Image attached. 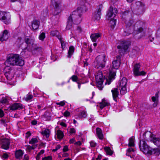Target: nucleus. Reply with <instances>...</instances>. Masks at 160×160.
<instances>
[{
    "mask_svg": "<svg viewBox=\"0 0 160 160\" xmlns=\"http://www.w3.org/2000/svg\"><path fill=\"white\" fill-rule=\"evenodd\" d=\"M82 11V8L78 7L77 10L72 12V14L68 19L66 29L69 30L71 28L73 23V19H74L73 23L75 24H78L81 22Z\"/></svg>",
    "mask_w": 160,
    "mask_h": 160,
    "instance_id": "obj_1",
    "label": "nucleus"
},
{
    "mask_svg": "<svg viewBox=\"0 0 160 160\" xmlns=\"http://www.w3.org/2000/svg\"><path fill=\"white\" fill-rule=\"evenodd\" d=\"M120 55H117L116 57V59L112 62V68L109 69V74L107 78H106V82L105 84L107 83L108 84H110L112 81L115 79V76L116 75L115 69H117L119 68L120 64Z\"/></svg>",
    "mask_w": 160,
    "mask_h": 160,
    "instance_id": "obj_2",
    "label": "nucleus"
},
{
    "mask_svg": "<svg viewBox=\"0 0 160 160\" xmlns=\"http://www.w3.org/2000/svg\"><path fill=\"white\" fill-rule=\"evenodd\" d=\"M132 16V13L130 11L126 10L122 12V18L126 26V28L124 29V32L122 34L124 36H128L132 32H127V30H128V28L131 26L133 22V19L131 18Z\"/></svg>",
    "mask_w": 160,
    "mask_h": 160,
    "instance_id": "obj_3",
    "label": "nucleus"
},
{
    "mask_svg": "<svg viewBox=\"0 0 160 160\" xmlns=\"http://www.w3.org/2000/svg\"><path fill=\"white\" fill-rule=\"evenodd\" d=\"M6 63L12 66L18 65L23 66L24 64V61L22 60L18 54H11L6 61Z\"/></svg>",
    "mask_w": 160,
    "mask_h": 160,
    "instance_id": "obj_4",
    "label": "nucleus"
},
{
    "mask_svg": "<svg viewBox=\"0 0 160 160\" xmlns=\"http://www.w3.org/2000/svg\"><path fill=\"white\" fill-rule=\"evenodd\" d=\"M134 21L132 24L129 28L127 32H132L129 34L133 33V34H138L142 32L143 31V27L144 24V22L140 21H137L135 24H134Z\"/></svg>",
    "mask_w": 160,
    "mask_h": 160,
    "instance_id": "obj_5",
    "label": "nucleus"
},
{
    "mask_svg": "<svg viewBox=\"0 0 160 160\" xmlns=\"http://www.w3.org/2000/svg\"><path fill=\"white\" fill-rule=\"evenodd\" d=\"M107 58L105 54H102L97 56L93 63V66L97 69H101L105 65Z\"/></svg>",
    "mask_w": 160,
    "mask_h": 160,
    "instance_id": "obj_6",
    "label": "nucleus"
},
{
    "mask_svg": "<svg viewBox=\"0 0 160 160\" xmlns=\"http://www.w3.org/2000/svg\"><path fill=\"white\" fill-rule=\"evenodd\" d=\"M52 5L53 7L52 13L54 16L58 15L61 12V1L60 0H51Z\"/></svg>",
    "mask_w": 160,
    "mask_h": 160,
    "instance_id": "obj_7",
    "label": "nucleus"
},
{
    "mask_svg": "<svg viewBox=\"0 0 160 160\" xmlns=\"http://www.w3.org/2000/svg\"><path fill=\"white\" fill-rule=\"evenodd\" d=\"M118 11L117 9L115 8L113 9L110 7L107 13V16L108 17V19H112L110 23L114 27L116 24V20L114 18L117 13Z\"/></svg>",
    "mask_w": 160,
    "mask_h": 160,
    "instance_id": "obj_8",
    "label": "nucleus"
},
{
    "mask_svg": "<svg viewBox=\"0 0 160 160\" xmlns=\"http://www.w3.org/2000/svg\"><path fill=\"white\" fill-rule=\"evenodd\" d=\"M143 136L146 139L148 138V136L149 137V139L158 147L160 146V138L156 137L155 135L152 134L151 132H147L143 134Z\"/></svg>",
    "mask_w": 160,
    "mask_h": 160,
    "instance_id": "obj_9",
    "label": "nucleus"
},
{
    "mask_svg": "<svg viewBox=\"0 0 160 160\" xmlns=\"http://www.w3.org/2000/svg\"><path fill=\"white\" fill-rule=\"evenodd\" d=\"M139 146L140 150L145 154L151 155L152 149L147 145L145 141L140 140Z\"/></svg>",
    "mask_w": 160,
    "mask_h": 160,
    "instance_id": "obj_10",
    "label": "nucleus"
},
{
    "mask_svg": "<svg viewBox=\"0 0 160 160\" xmlns=\"http://www.w3.org/2000/svg\"><path fill=\"white\" fill-rule=\"evenodd\" d=\"M139 146L140 150L145 154L151 155L152 149L147 145L145 141L140 140Z\"/></svg>",
    "mask_w": 160,
    "mask_h": 160,
    "instance_id": "obj_11",
    "label": "nucleus"
},
{
    "mask_svg": "<svg viewBox=\"0 0 160 160\" xmlns=\"http://www.w3.org/2000/svg\"><path fill=\"white\" fill-rule=\"evenodd\" d=\"M144 6V5L141 2H136L135 4V8L132 12L138 15L142 14L145 11Z\"/></svg>",
    "mask_w": 160,
    "mask_h": 160,
    "instance_id": "obj_12",
    "label": "nucleus"
},
{
    "mask_svg": "<svg viewBox=\"0 0 160 160\" xmlns=\"http://www.w3.org/2000/svg\"><path fill=\"white\" fill-rule=\"evenodd\" d=\"M95 78L97 83V87L100 90L102 89V84L104 78L101 71H99L96 75Z\"/></svg>",
    "mask_w": 160,
    "mask_h": 160,
    "instance_id": "obj_13",
    "label": "nucleus"
},
{
    "mask_svg": "<svg viewBox=\"0 0 160 160\" xmlns=\"http://www.w3.org/2000/svg\"><path fill=\"white\" fill-rule=\"evenodd\" d=\"M140 65L139 63L135 64L133 69V75L135 77L140 76H145L146 74V72L143 71H140Z\"/></svg>",
    "mask_w": 160,
    "mask_h": 160,
    "instance_id": "obj_14",
    "label": "nucleus"
},
{
    "mask_svg": "<svg viewBox=\"0 0 160 160\" xmlns=\"http://www.w3.org/2000/svg\"><path fill=\"white\" fill-rule=\"evenodd\" d=\"M10 15L9 13L0 11V20L2 21L6 24H8L10 22Z\"/></svg>",
    "mask_w": 160,
    "mask_h": 160,
    "instance_id": "obj_15",
    "label": "nucleus"
},
{
    "mask_svg": "<svg viewBox=\"0 0 160 160\" xmlns=\"http://www.w3.org/2000/svg\"><path fill=\"white\" fill-rule=\"evenodd\" d=\"M103 7L102 5H100L97 7L96 11L92 15V19L94 21H98L101 18V11Z\"/></svg>",
    "mask_w": 160,
    "mask_h": 160,
    "instance_id": "obj_16",
    "label": "nucleus"
},
{
    "mask_svg": "<svg viewBox=\"0 0 160 160\" xmlns=\"http://www.w3.org/2000/svg\"><path fill=\"white\" fill-rule=\"evenodd\" d=\"M130 44V42L129 41L124 40L122 41L120 45L117 46L118 48L120 49L119 52L121 53V50L122 53L125 52L129 48Z\"/></svg>",
    "mask_w": 160,
    "mask_h": 160,
    "instance_id": "obj_17",
    "label": "nucleus"
},
{
    "mask_svg": "<svg viewBox=\"0 0 160 160\" xmlns=\"http://www.w3.org/2000/svg\"><path fill=\"white\" fill-rule=\"evenodd\" d=\"M40 22L39 20L37 19L34 18L31 22L30 28L34 31L38 29L40 26Z\"/></svg>",
    "mask_w": 160,
    "mask_h": 160,
    "instance_id": "obj_18",
    "label": "nucleus"
},
{
    "mask_svg": "<svg viewBox=\"0 0 160 160\" xmlns=\"http://www.w3.org/2000/svg\"><path fill=\"white\" fill-rule=\"evenodd\" d=\"M0 142L2 148L5 150H7L9 148L10 142L8 139L6 138L2 139Z\"/></svg>",
    "mask_w": 160,
    "mask_h": 160,
    "instance_id": "obj_19",
    "label": "nucleus"
},
{
    "mask_svg": "<svg viewBox=\"0 0 160 160\" xmlns=\"http://www.w3.org/2000/svg\"><path fill=\"white\" fill-rule=\"evenodd\" d=\"M31 51H32V49L30 48H25L23 50L21 54L23 58H27L30 56Z\"/></svg>",
    "mask_w": 160,
    "mask_h": 160,
    "instance_id": "obj_20",
    "label": "nucleus"
},
{
    "mask_svg": "<svg viewBox=\"0 0 160 160\" xmlns=\"http://www.w3.org/2000/svg\"><path fill=\"white\" fill-rule=\"evenodd\" d=\"M22 106L21 104L15 103L9 106L8 109H9L10 110H11L12 111L17 109H22Z\"/></svg>",
    "mask_w": 160,
    "mask_h": 160,
    "instance_id": "obj_21",
    "label": "nucleus"
},
{
    "mask_svg": "<svg viewBox=\"0 0 160 160\" xmlns=\"http://www.w3.org/2000/svg\"><path fill=\"white\" fill-rule=\"evenodd\" d=\"M9 34L8 30H4L0 37V41L2 42L4 41L7 40L9 38Z\"/></svg>",
    "mask_w": 160,
    "mask_h": 160,
    "instance_id": "obj_22",
    "label": "nucleus"
},
{
    "mask_svg": "<svg viewBox=\"0 0 160 160\" xmlns=\"http://www.w3.org/2000/svg\"><path fill=\"white\" fill-rule=\"evenodd\" d=\"M25 42L27 44V46L26 48H30V46L31 45L32 47H34L35 46L33 40L30 38H26L25 39Z\"/></svg>",
    "mask_w": 160,
    "mask_h": 160,
    "instance_id": "obj_23",
    "label": "nucleus"
},
{
    "mask_svg": "<svg viewBox=\"0 0 160 160\" xmlns=\"http://www.w3.org/2000/svg\"><path fill=\"white\" fill-rule=\"evenodd\" d=\"M113 99L116 102H117V98L118 97L119 92L117 88H114L111 90Z\"/></svg>",
    "mask_w": 160,
    "mask_h": 160,
    "instance_id": "obj_24",
    "label": "nucleus"
},
{
    "mask_svg": "<svg viewBox=\"0 0 160 160\" xmlns=\"http://www.w3.org/2000/svg\"><path fill=\"white\" fill-rule=\"evenodd\" d=\"M15 154V158L17 159L21 160L22 158V156L24 154V152L22 150L19 149L16 151Z\"/></svg>",
    "mask_w": 160,
    "mask_h": 160,
    "instance_id": "obj_25",
    "label": "nucleus"
},
{
    "mask_svg": "<svg viewBox=\"0 0 160 160\" xmlns=\"http://www.w3.org/2000/svg\"><path fill=\"white\" fill-rule=\"evenodd\" d=\"M101 36V34L99 33H97L92 34L90 36V37L93 42H95Z\"/></svg>",
    "mask_w": 160,
    "mask_h": 160,
    "instance_id": "obj_26",
    "label": "nucleus"
},
{
    "mask_svg": "<svg viewBox=\"0 0 160 160\" xmlns=\"http://www.w3.org/2000/svg\"><path fill=\"white\" fill-rule=\"evenodd\" d=\"M45 121H50L51 119V114L48 112H46L42 116Z\"/></svg>",
    "mask_w": 160,
    "mask_h": 160,
    "instance_id": "obj_27",
    "label": "nucleus"
},
{
    "mask_svg": "<svg viewBox=\"0 0 160 160\" xmlns=\"http://www.w3.org/2000/svg\"><path fill=\"white\" fill-rule=\"evenodd\" d=\"M5 75L7 79L9 80H11L14 77L13 73L12 72L11 70L6 72Z\"/></svg>",
    "mask_w": 160,
    "mask_h": 160,
    "instance_id": "obj_28",
    "label": "nucleus"
},
{
    "mask_svg": "<svg viewBox=\"0 0 160 160\" xmlns=\"http://www.w3.org/2000/svg\"><path fill=\"white\" fill-rule=\"evenodd\" d=\"M96 132L97 136L98 138L100 139H103V135L101 129L99 128H97L96 129Z\"/></svg>",
    "mask_w": 160,
    "mask_h": 160,
    "instance_id": "obj_29",
    "label": "nucleus"
},
{
    "mask_svg": "<svg viewBox=\"0 0 160 160\" xmlns=\"http://www.w3.org/2000/svg\"><path fill=\"white\" fill-rule=\"evenodd\" d=\"M74 51V48L72 46L69 47V50L68 52V55L67 57L68 58H70L72 56L73 54Z\"/></svg>",
    "mask_w": 160,
    "mask_h": 160,
    "instance_id": "obj_30",
    "label": "nucleus"
},
{
    "mask_svg": "<svg viewBox=\"0 0 160 160\" xmlns=\"http://www.w3.org/2000/svg\"><path fill=\"white\" fill-rule=\"evenodd\" d=\"M42 51V49L41 47L36 46L33 50L32 52L33 54H38V52Z\"/></svg>",
    "mask_w": 160,
    "mask_h": 160,
    "instance_id": "obj_31",
    "label": "nucleus"
},
{
    "mask_svg": "<svg viewBox=\"0 0 160 160\" xmlns=\"http://www.w3.org/2000/svg\"><path fill=\"white\" fill-rule=\"evenodd\" d=\"M127 82V80L125 78L123 77L122 79L120 81L119 86L122 87V86H126Z\"/></svg>",
    "mask_w": 160,
    "mask_h": 160,
    "instance_id": "obj_32",
    "label": "nucleus"
},
{
    "mask_svg": "<svg viewBox=\"0 0 160 160\" xmlns=\"http://www.w3.org/2000/svg\"><path fill=\"white\" fill-rule=\"evenodd\" d=\"M50 131L48 129H46L45 130L42 131V134L44 136H45L47 138H48L49 136Z\"/></svg>",
    "mask_w": 160,
    "mask_h": 160,
    "instance_id": "obj_33",
    "label": "nucleus"
},
{
    "mask_svg": "<svg viewBox=\"0 0 160 160\" xmlns=\"http://www.w3.org/2000/svg\"><path fill=\"white\" fill-rule=\"evenodd\" d=\"M119 89L120 90V93L122 95L124 94L127 92L126 86H122V87L119 86Z\"/></svg>",
    "mask_w": 160,
    "mask_h": 160,
    "instance_id": "obj_34",
    "label": "nucleus"
},
{
    "mask_svg": "<svg viewBox=\"0 0 160 160\" xmlns=\"http://www.w3.org/2000/svg\"><path fill=\"white\" fill-rule=\"evenodd\" d=\"M57 135L58 138L59 139H62L64 136L63 132L60 130L57 131Z\"/></svg>",
    "mask_w": 160,
    "mask_h": 160,
    "instance_id": "obj_35",
    "label": "nucleus"
},
{
    "mask_svg": "<svg viewBox=\"0 0 160 160\" xmlns=\"http://www.w3.org/2000/svg\"><path fill=\"white\" fill-rule=\"evenodd\" d=\"M154 154L155 155H158L160 154V149L157 148L152 149L151 153V154Z\"/></svg>",
    "mask_w": 160,
    "mask_h": 160,
    "instance_id": "obj_36",
    "label": "nucleus"
},
{
    "mask_svg": "<svg viewBox=\"0 0 160 160\" xmlns=\"http://www.w3.org/2000/svg\"><path fill=\"white\" fill-rule=\"evenodd\" d=\"M100 108L102 109L105 107L106 106H108L109 105V103L106 102H105V101H103L102 100V102L100 103Z\"/></svg>",
    "mask_w": 160,
    "mask_h": 160,
    "instance_id": "obj_37",
    "label": "nucleus"
},
{
    "mask_svg": "<svg viewBox=\"0 0 160 160\" xmlns=\"http://www.w3.org/2000/svg\"><path fill=\"white\" fill-rule=\"evenodd\" d=\"M33 98V96L32 95L28 93L26 97H24V99L27 102L30 101Z\"/></svg>",
    "mask_w": 160,
    "mask_h": 160,
    "instance_id": "obj_38",
    "label": "nucleus"
},
{
    "mask_svg": "<svg viewBox=\"0 0 160 160\" xmlns=\"http://www.w3.org/2000/svg\"><path fill=\"white\" fill-rule=\"evenodd\" d=\"M0 102L3 104H7L8 102L7 98L5 97H2L0 99Z\"/></svg>",
    "mask_w": 160,
    "mask_h": 160,
    "instance_id": "obj_39",
    "label": "nucleus"
},
{
    "mask_svg": "<svg viewBox=\"0 0 160 160\" xmlns=\"http://www.w3.org/2000/svg\"><path fill=\"white\" fill-rule=\"evenodd\" d=\"M134 145V139L132 138H130L129 140L128 146L133 147Z\"/></svg>",
    "mask_w": 160,
    "mask_h": 160,
    "instance_id": "obj_40",
    "label": "nucleus"
},
{
    "mask_svg": "<svg viewBox=\"0 0 160 160\" xmlns=\"http://www.w3.org/2000/svg\"><path fill=\"white\" fill-rule=\"evenodd\" d=\"M38 142V140L37 138H32L31 140L29 142L30 144H33Z\"/></svg>",
    "mask_w": 160,
    "mask_h": 160,
    "instance_id": "obj_41",
    "label": "nucleus"
},
{
    "mask_svg": "<svg viewBox=\"0 0 160 160\" xmlns=\"http://www.w3.org/2000/svg\"><path fill=\"white\" fill-rule=\"evenodd\" d=\"M104 149L106 151L107 154L111 155L112 154V152L111 149L110 148L105 147L104 148Z\"/></svg>",
    "mask_w": 160,
    "mask_h": 160,
    "instance_id": "obj_42",
    "label": "nucleus"
},
{
    "mask_svg": "<svg viewBox=\"0 0 160 160\" xmlns=\"http://www.w3.org/2000/svg\"><path fill=\"white\" fill-rule=\"evenodd\" d=\"M86 112L85 111H82L80 112L78 115V117L80 118H85L87 116Z\"/></svg>",
    "mask_w": 160,
    "mask_h": 160,
    "instance_id": "obj_43",
    "label": "nucleus"
},
{
    "mask_svg": "<svg viewBox=\"0 0 160 160\" xmlns=\"http://www.w3.org/2000/svg\"><path fill=\"white\" fill-rule=\"evenodd\" d=\"M45 38V34L44 32H42L40 33L39 37V39L42 41H43Z\"/></svg>",
    "mask_w": 160,
    "mask_h": 160,
    "instance_id": "obj_44",
    "label": "nucleus"
},
{
    "mask_svg": "<svg viewBox=\"0 0 160 160\" xmlns=\"http://www.w3.org/2000/svg\"><path fill=\"white\" fill-rule=\"evenodd\" d=\"M59 34L58 32L56 30L52 31L50 32V35L53 37L56 36L58 35V34Z\"/></svg>",
    "mask_w": 160,
    "mask_h": 160,
    "instance_id": "obj_45",
    "label": "nucleus"
},
{
    "mask_svg": "<svg viewBox=\"0 0 160 160\" xmlns=\"http://www.w3.org/2000/svg\"><path fill=\"white\" fill-rule=\"evenodd\" d=\"M72 80L73 82H78V78L77 76L76 75H73L71 77Z\"/></svg>",
    "mask_w": 160,
    "mask_h": 160,
    "instance_id": "obj_46",
    "label": "nucleus"
},
{
    "mask_svg": "<svg viewBox=\"0 0 160 160\" xmlns=\"http://www.w3.org/2000/svg\"><path fill=\"white\" fill-rule=\"evenodd\" d=\"M52 158L51 156H49L47 157H45L42 158V160H52Z\"/></svg>",
    "mask_w": 160,
    "mask_h": 160,
    "instance_id": "obj_47",
    "label": "nucleus"
},
{
    "mask_svg": "<svg viewBox=\"0 0 160 160\" xmlns=\"http://www.w3.org/2000/svg\"><path fill=\"white\" fill-rule=\"evenodd\" d=\"M60 42H61V44L62 48L63 49H64V48H65V47H66V43L63 41V40L61 41Z\"/></svg>",
    "mask_w": 160,
    "mask_h": 160,
    "instance_id": "obj_48",
    "label": "nucleus"
},
{
    "mask_svg": "<svg viewBox=\"0 0 160 160\" xmlns=\"http://www.w3.org/2000/svg\"><path fill=\"white\" fill-rule=\"evenodd\" d=\"M90 144L91 147H95L97 145V144L96 142H94V141H92L90 142Z\"/></svg>",
    "mask_w": 160,
    "mask_h": 160,
    "instance_id": "obj_49",
    "label": "nucleus"
},
{
    "mask_svg": "<svg viewBox=\"0 0 160 160\" xmlns=\"http://www.w3.org/2000/svg\"><path fill=\"white\" fill-rule=\"evenodd\" d=\"M1 122L4 126H6L7 125V122L5 120L2 119L1 121Z\"/></svg>",
    "mask_w": 160,
    "mask_h": 160,
    "instance_id": "obj_50",
    "label": "nucleus"
},
{
    "mask_svg": "<svg viewBox=\"0 0 160 160\" xmlns=\"http://www.w3.org/2000/svg\"><path fill=\"white\" fill-rule=\"evenodd\" d=\"M27 148L29 150H33L35 149V148H34L33 146H30L29 145L27 146Z\"/></svg>",
    "mask_w": 160,
    "mask_h": 160,
    "instance_id": "obj_51",
    "label": "nucleus"
},
{
    "mask_svg": "<svg viewBox=\"0 0 160 160\" xmlns=\"http://www.w3.org/2000/svg\"><path fill=\"white\" fill-rule=\"evenodd\" d=\"M127 152H128L130 153H132L133 152H134V150L132 148H130L127 149Z\"/></svg>",
    "mask_w": 160,
    "mask_h": 160,
    "instance_id": "obj_52",
    "label": "nucleus"
},
{
    "mask_svg": "<svg viewBox=\"0 0 160 160\" xmlns=\"http://www.w3.org/2000/svg\"><path fill=\"white\" fill-rule=\"evenodd\" d=\"M57 105H60L61 106H63L65 105V102L64 101H62L59 102L57 103Z\"/></svg>",
    "mask_w": 160,
    "mask_h": 160,
    "instance_id": "obj_53",
    "label": "nucleus"
},
{
    "mask_svg": "<svg viewBox=\"0 0 160 160\" xmlns=\"http://www.w3.org/2000/svg\"><path fill=\"white\" fill-rule=\"evenodd\" d=\"M68 151V146L67 145L65 146L63 149V152H66Z\"/></svg>",
    "mask_w": 160,
    "mask_h": 160,
    "instance_id": "obj_54",
    "label": "nucleus"
},
{
    "mask_svg": "<svg viewBox=\"0 0 160 160\" xmlns=\"http://www.w3.org/2000/svg\"><path fill=\"white\" fill-rule=\"evenodd\" d=\"M61 147V146L60 145H57L56 146V148L55 149H54L53 150V151L55 152L58 150V149H60Z\"/></svg>",
    "mask_w": 160,
    "mask_h": 160,
    "instance_id": "obj_55",
    "label": "nucleus"
},
{
    "mask_svg": "<svg viewBox=\"0 0 160 160\" xmlns=\"http://www.w3.org/2000/svg\"><path fill=\"white\" fill-rule=\"evenodd\" d=\"M75 131H76V130L74 128H70V132L71 134H72V133H75Z\"/></svg>",
    "mask_w": 160,
    "mask_h": 160,
    "instance_id": "obj_56",
    "label": "nucleus"
},
{
    "mask_svg": "<svg viewBox=\"0 0 160 160\" xmlns=\"http://www.w3.org/2000/svg\"><path fill=\"white\" fill-rule=\"evenodd\" d=\"M29 157L27 154H25L23 160H29Z\"/></svg>",
    "mask_w": 160,
    "mask_h": 160,
    "instance_id": "obj_57",
    "label": "nucleus"
},
{
    "mask_svg": "<svg viewBox=\"0 0 160 160\" xmlns=\"http://www.w3.org/2000/svg\"><path fill=\"white\" fill-rule=\"evenodd\" d=\"M70 115V113L69 112L66 111L64 113V115L65 117H68Z\"/></svg>",
    "mask_w": 160,
    "mask_h": 160,
    "instance_id": "obj_58",
    "label": "nucleus"
},
{
    "mask_svg": "<svg viewBox=\"0 0 160 160\" xmlns=\"http://www.w3.org/2000/svg\"><path fill=\"white\" fill-rule=\"evenodd\" d=\"M2 157L4 158L7 159L8 158V155L7 154L4 153L3 154Z\"/></svg>",
    "mask_w": 160,
    "mask_h": 160,
    "instance_id": "obj_59",
    "label": "nucleus"
},
{
    "mask_svg": "<svg viewBox=\"0 0 160 160\" xmlns=\"http://www.w3.org/2000/svg\"><path fill=\"white\" fill-rule=\"evenodd\" d=\"M56 37L59 39L60 42L63 40V38L61 37L60 35H59V34H58V35L56 36Z\"/></svg>",
    "mask_w": 160,
    "mask_h": 160,
    "instance_id": "obj_60",
    "label": "nucleus"
},
{
    "mask_svg": "<svg viewBox=\"0 0 160 160\" xmlns=\"http://www.w3.org/2000/svg\"><path fill=\"white\" fill-rule=\"evenodd\" d=\"M4 116V113L3 111L0 109V117H2Z\"/></svg>",
    "mask_w": 160,
    "mask_h": 160,
    "instance_id": "obj_61",
    "label": "nucleus"
},
{
    "mask_svg": "<svg viewBox=\"0 0 160 160\" xmlns=\"http://www.w3.org/2000/svg\"><path fill=\"white\" fill-rule=\"evenodd\" d=\"M31 123L32 125H36L37 123V121L36 120H34L31 122Z\"/></svg>",
    "mask_w": 160,
    "mask_h": 160,
    "instance_id": "obj_62",
    "label": "nucleus"
},
{
    "mask_svg": "<svg viewBox=\"0 0 160 160\" xmlns=\"http://www.w3.org/2000/svg\"><path fill=\"white\" fill-rule=\"evenodd\" d=\"M60 125L65 127H66L67 126V124L63 122H61L60 123Z\"/></svg>",
    "mask_w": 160,
    "mask_h": 160,
    "instance_id": "obj_63",
    "label": "nucleus"
},
{
    "mask_svg": "<svg viewBox=\"0 0 160 160\" xmlns=\"http://www.w3.org/2000/svg\"><path fill=\"white\" fill-rule=\"evenodd\" d=\"M152 99L153 102H156L157 101V98L154 96H153L152 97Z\"/></svg>",
    "mask_w": 160,
    "mask_h": 160,
    "instance_id": "obj_64",
    "label": "nucleus"
}]
</instances>
